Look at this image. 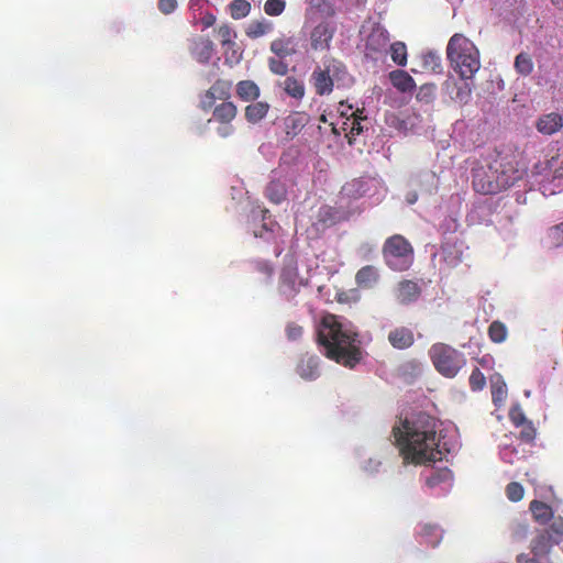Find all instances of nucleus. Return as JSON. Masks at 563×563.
<instances>
[{
  "instance_id": "1",
  "label": "nucleus",
  "mask_w": 563,
  "mask_h": 563,
  "mask_svg": "<svg viewBox=\"0 0 563 563\" xmlns=\"http://www.w3.org/2000/svg\"><path fill=\"white\" fill-rule=\"evenodd\" d=\"M405 464H426L442 461L439 438L432 418L419 415L415 420H404L401 427L393 429Z\"/></svg>"
},
{
  "instance_id": "2",
  "label": "nucleus",
  "mask_w": 563,
  "mask_h": 563,
  "mask_svg": "<svg viewBox=\"0 0 563 563\" xmlns=\"http://www.w3.org/2000/svg\"><path fill=\"white\" fill-rule=\"evenodd\" d=\"M316 332L317 343L327 358L349 368H354L361 362L360 335L351 323L327 313L321 318Z\"/></svg>"
},
{
  "instance_id": "3",
  "label": "nucleus",
  "mask_w": 563,
  "mask_h": 563,
  "mask_svg": "<svg viewBox=\"0 0 563 563\" xmlns=\"http://www.w3.org/2000/svg\"><path fill=\"white\" fill-rule=\"evenodd\" d=\"M518 179V169L504 156H497L472 172L473 188L482 195H496L511 187Z\"/></svg>"
},
{
  "instance_id": "4",
  "label": "nucleus",
  "mask_w": 563,
  "mask_h": 563,
  "mask_svg": "<svg viewBox=\"0 0 563 563\" xmlns=\"http://www.w3.org/2000/svg\"><path fill=\"white\" fill-rule=\"evenodd\" d=\"M446 59L462 80L473 79L481 69V53L464 34H453L446 45Z\"/></svg>"
},
{
  "instance_id": "5",
  "label": "nucleus",
  "mask_w": 563,
  "mask_h": 563,
  "mask_svg": "<svg viewBox=\"0 0 563 563\" xmlns=\"http://www.w3.org/2000/svg\"><path fill=\"white\" fill-rule=\"evenodd\" d=\"M429 355L434 368L446 378L455 377L466 364L464 354L445 343H434Z\"/></svg>"
},
{
  "instance_id": "6",
  "label": "nucleus",
  "mask_w": 563,
  "mask_h": 563,
  "mask_svg": "<svg viewBox=\"0 0 563 563\" xmlns=\"http://www.w3.org/2000/svg\"><path fill=\"white\" fill-rule=\"evenodd\" d=\"M383 256L386 264L394 271H404L409 267L413 257L410 242L400 234L389 236L383 245Z\"/></svg>"
},
{
  "instance_id": "7",
  "label": "nucleus",
  "mask_w": 563,
  "mask_h": 563,
  "mask_svg": "<svg viewBox=\"0 0 563 563\" xmlns=\"http://www.w3.org/2000/svg\"><path fill=\"white\" fill-rule=\"evenodd\" d=\"M346 74L345 65L335 58H328L323 67H317L311 74V82L318 96H327L333 91L334 80Z\"/></svg>"
},
{
  "instance_id": "8",
  "label": "nucleus",
  "mask_w": 563,
  "mask_h": 563,
  "mask_svg": "<svg viewBox=\"0 0 563 563\" xmlns=\"http://www.w3.org/2000/svg\"><path fill=\"white\" fill-rule=\"evenodd\" d=\"M301 286L297 261L292 256H286L279 275L278 291L285 299L291 300L299 294Z\"/></svg>"
},
{
  "instance_id": "9",
  "label": "nucleus",
  "mask_w": 563,
  "mask_h": 563,
  "mask_svg": "<svg viewBox=\"0 0 563 563\" xmlns=\"http://www.w3.org/2000/svg\"><path fill=\"white\" fill-rule=\"evenodd\" d=\"M561 542V533L553 530V521L548 528L540 529L530 542L531 553L536 558H544L550 554L553 547Z\"/></svg>"
},
{
  "instance_id": "10",
  "label": "nucleus",
  "mask_w": 563,
  "mask_h": 563,
  "mask_svg": "<svg viewBox=\"0 0 563 563\" xmlns=\"http://www.w3.org/2000/svg\"><path fill=\"white\" fill-rule=\"evenodd\" d=\"M336 32L333 21L322 20L310 32V46L313 51H328Z\"/></svg>"
},
{
  "instance_id": "11",
  "label": "nucleus",
  "mask_w": 563,
  "mask_h": 563,
  "mask_svg": "<svg viewBox=\"0 0 563 563\" xmlns=\"http://www.w3.org/2000/svg\"><path fill=\"white\" fill-rule=\"evenodd\" d=\"M387 341L396 350H408L415 344V331L407 325L394 327L388 332Z\"/></svg>"
},
{
  "instance_id": "12",
  "label": "nucleus",
  "mask_w": 563,
  "mask_h": 563,
  "mask_svg": "<svg viewBox=\"0 0 563 563\" xmlns=\"http://www.w3.org/2000/svg\"><path fill=\"white\" fill-rule=\"evenodd\" d=\"M231 82L225 80H217L206 92L201 101L205 110L211 109L217 99L225 100L230 97Z\"/></svg>"
},
{
  "instance_id": "13",
  "label": "nucleus",
  "mask_w": 563,
  "mask_h": 563,
  "mask_svg": "<svg viewBox=\"0 0 563 563\" xmlns=\"http://www.w3.org/2000/svg\"><path fill=\"white\" fill-rule=\"evenodd\" d=\"M563 128V117L558 112L542 114L536 122V129L543 135H552Z\"/></svg>"
},
{
  "instance_id": "14",
  "label": "nucleus",
  "mask_w": 563,
  "mask_h": 563,
  "mask_svg": "<svg viewBox=\"0 0 563 563\" xmlns=\"http://www.w3.org/2000/svg\"><path fill=\"white\" fill-rule=\"evenodd\" d=\"M421 294L419 285L409 279H404L398 283L395 289V297L401 305H408L416 301Z\"/></svg>"
},
{
  "instance_id": "15",
  "label": "nucleus",
  "mask_w": 563,
  "mask_h": 563,
  "mask_svg": "<svg viewBox=\"0 0 563 563\" xmlns=\"http://www.w3.org/2000/svg\"><path fill=\"white\" fill-rule=\"evenodd\" d=\"M319 362L317 355L303 354L297 364L296 372L301 378L313 380L319 376Z\"/></svg>"
},
{
  "instance_id": "16",
  "label": "nucleus",
  "mask_w": 563,
  "mask_h": 563,
  "mask_svg": "<svg viewBox=\"0 0 563 563\" xmlns=\"http://www.w3.org/2000/svg\"><path fill=\"white\" fill-rule=\"evenodd\" d=\"M269 49L279 58H286L297 53V41L294 36L282 35L272 41Z\"/></svg>"
},
{
  "instance_id": "17",
  "label": "nucleus",
  "mask_w": 563,
  "mask_h": 563,
  "mask_svg": "<svg viewBox=\"0 0 563 563\" xmlns=\"http://www.w3.org/2000/svg\"><path fill=\"white\" fill-rule=\"evenodd\" d=\"M390 37L388 31L383 27H374L366 40V49L371 52H380L389 44Z\"/></svg>"
},
{
  "instance_id": "18",
  "label": "nucleus",
  "mask_w": 563,
  "mask_h": 563,
  "mask_svg": "<svg viewBox=\"0 0 563 563\" xmlns=\"http://www.w3.org/2000/svg\"><path fill=\"white\" fill-rule=\"evenodd\" d=\"M388 77L391 85L400 92H411L416 88L415 79L405 70H393Z\"/></svg>"
},
{
  "instance_id": "19",
  "label": "nucleus",
  "mask_w": 563,
  "mask_h": 563,
  "mask_svg": "<svg viewBox=\"0 0 563 563\" xmlns=\"http://www.w3.org/2000/svg\"><path fill=\"white\" fill-rule=\"evenodd\" d=\"M214 47L213 43L208 37H199L194 42L192 46V55L199 63H208L212 57Z\"/></svg>"
},
{
  "instance_id": "20",
  "label": "nucleus",
  "mask_w": 563,
  "mask_h": 563,
  "mask_svg": "<svg viewBox=\"0 0 563 563\" xmlns=\"http://www.w3.org/2000/svg\"><path fill=\"white\" fill-rule=\"evenodd\" d=\"M529 509L534 520L541 525H545L553 519V509L550 505L540 501L532 500L529 505Z\"/></svg>"
},
{
  "instance_id": "21",
  "label": "nucleus",
  "mask_w": 563,
  "mask_h": 563,
  "mask_svg": "<svg viewBox=\"0 0 563 563\" xmlns=\"http://www.w3.org/2000/svg\"><path fill=\"white\" fill-rule=\"evenodd\" d=\"M265 196L272 203H282L287 198L286 185L277 179L271 180L266 186Z\"/></svg>"
},
{
  "instance_id": "22",
  "label": "nucleus",
  "mask_w": 563,
  "mask_h": 563,
  "mask_svg": "<svg viewBox=\"0 0 563 563\" xmlns=\"http://www.w3.org/2000/svg\"><path fill=\"white\" fill-rule=\"evenodd\" d=\"M238 113L236 106L231 101H224L213 109V119L222 124H229Z\"/></svg>"
},
{
  "instance_id": "23",
  "label": "nucleus",
  "mask_w": 563,
  "mask_h": 563,
  "mask_svg": "<svg viewBox=\"0 0 563 563\" xmlns=\"http://www.w3.org/2000/svg\"><path fill=\"white\" fill-rule=\"evenodd\" d=\"M378 277L377 269L372 265H366L357 271L355 282L361 288H371L377 283Z\"/></svg>"
},
{
  "instance_id": "24",
  "label": "nucleus",
  "mask_w": 563,
  "mask_h": 563,
  "mask_svg": "<svg viewBox=\"0 0 563 563\" xmlns=\"http://www.w3.org/2000/svg\"><path fill=\"white\" fill-rule=\"evenodd\" d=\"M453 481V474L448 467L432 470L426 478V485L429 488H435L441 485L450 486Z\"/></svg>"
},
{
  "instance_id": "25",
  "label": "nucleus",
  "mask_w": 563,
  "mask_h": 563,
  "mask_svg": "<svg viewBox=\"0 0 563 563\" xmlns=\"http://www.w3.org/2000/svg\"><path fill=\"white\" fill-rule=\"evenodd\" d=\"M307 123V120L305 115L300 113H294L291 115H288L285 121V133L287 135L288 140H292L295 136H297L300 131L305 128Z\"/></svg>"
},
{
  "instance_id": "26",
  "label": "nucleus",
  "mask_w": 563,
  "mask_h": 563,
  "mask_svg": "<svg viewBox=\"0 0 563 563\" xmlns=\"http://www.w3.org/2000/svg\"><path fill=\"white\" fill-rule=\"evenodd\" d=\"M236 95L242 101H252L258 98L260 88L253 80H241L236 85Z\"/></svg>"
},
{
  "instance_id": "27",
  "label": "nucleus",
  "mask_w": 563,
  "mask_h": 563,
  "mask_svg": "<svg viewBox=\"0 0 563 563\" xmlns=\"http://www.w3.org/2000/svg\"><path fill=\"white\" fill-rule=\"evenodd\" d=\"M269 110V104L264 101H257L246 106L245 119L251 123H257L264 119Z\"/></svg>"
},
{
  "instance_id": "28",
  "label": "nucleus",
  "mask_w": 563,
  "mask_h": 563,
  "mask_svg": "<svg viewBox=\"0 0 563 563\" xmlns=\"http://www.w3.org/2000/svg\"><path fill=\"white\" fill-rule=\"evenodd\" d=\"M273 31V23L268 20L252 21L245 29V34L250 38H258Z\"/></svg>"
},
{
  "instance_id": "29",
  "label": "nucleus",
  "mask_w": 563,
  "mask_h": 563,
  "mask_svg": "<svg viewBox=\"0 0 563 563\" xmlns=\"http://www.w3.org/2000/svg\"><path fill=\"white\" fill-rule=\"evenodd\" d=\"M282 86L284 91L295 99L300 100L305 96V85L301 80L297 79L296 77H286Z\"/></svg>"
},
{
  "instance_id": "30",
  "label": "nucleus",
  "mask_w": 563,
  "mask_h": 563,
  "mask_svg": "<svg viewBox=\"0 0 563 563\" xmlns=\"http://www.w3.org/2000/svg\"><path fill=\"white\" fill-rule=\"evenodd\" d=\"M419 534L422 541L432 548L437 547L442 540V530L432 525L422 526Z\"/></svg>"
},
{
  "instance_id": "31",
  "label": "nucleus",
  "mask_w": 563,
  "mask_h": 563,
  "mask_svg": "<svg viewBox=\"0 0 563 563\" xmlns=\"http://www.w3.org/2000/svg\"><path fill=\"white\" fill-rule=\"evenodd\" d=\"M422 68L424 71H430L433 74L442 73V60L439 54L433 52H428L421 55Z\"/></svg>"
},
{
  "instance_id": "32",
  "label": "nucleus",
  "mask_w": 563,
  "mask_h": 563,
  "mask_svg": "<svg viewBox=\"0 0 563 563\" xmlns=\"http://www.w3.org/2000/svg\"><path fill=\"white\" fill-rule=\"evenodd\" d=\"M514 67L516 71L521 76L530 75L533 70V62L531 56L526 52H521L516 56Z\"/></svg>"
},
{
  "instance_id": "33",
  "label": "nucleus",
  "mask_w": 563,
  "mask_h": 563,
  "mask_svg": "<svg viewBox=\"0 0 563 563\" xmlns=\"http://www.w3.org/2000/svg\"><path fill=\"white\" fill-rule=\"evenodd\" d=\"M508 330L505 323L499 320L493 321L488 327V336L494 343H503L506 341Z\"/></svg>"
},
{
  "instance_id": "34",
  "label": "nucleus",
  "mask_w": 563,
  "mask_h": 563,
  "mask_svg": "<svg viewBox=\"0 0 563 563\" xmlns=\"http://www.w3.org/2000/svg\"><path fill=\"white\" fill-rule=\"evenodd\" d=\"M390 57L398 66L407 64V46L404 42H394L389 45Z\"/></svg>"
},
{
  "instance_id": "35",
  "label": "nucleus",
  "mask_w": 563,
  "mask_h": 563,
  "mask_svg": "<svg viewBox=\"0 0 563 563\" xmlns=\"http://www.w3.org/2000/svg\"><path fill=\"white\" fill-rule=\"evenodd\" d=\"M361 111L351 112L352 117V125L350 126V130L347 133H345V137L347 139V143L350 145L354 144L355 136L360 135L363 132V125L361 121L363 118L361 117Z\"/></svg>"
},
{
  "instance_id": "36",
  "label": "nucleus",
  "mask_w": 563,
  "mask_h": 563,
  "mask_svg": "<svg viewBox=\"0 0 563 563\" xmlns=\"http://www.w3.org/2000/svg\"><path fill=\"white\" fill-rule=\"evenodd\" d=\"M251 3L246 0H233L230 3V14L234 20H240L250 14Z\"/></svg>"
},
{
  "instance_id": "37",
  "label": "nucleus",
  "mask_w": 563,
  "mask_h": 563,
  "mask_svg": "<svg viewBox=\"0 0 563 563\" xmlns=\"http://www.w3.org/2000/svg\"><path fill=\"white\" fill-rule=\"evenodd\" d=\"M217 34L223 47L229 48L230 46H233L235 44L234 38L236 37V34L228 24L219 26L217 30Z\"/></svg>"
},
{
  "instance_id": "38",
  "label": "nucleus",
  "mask_w": 563,
  "mask_h": 563,
  "mask_svg": "<svg viewBox=\"0 0 563 563\" xmlns=\"http://www.w3.org/2000/svg\"><path fill=\"white\" fill-rule=\"evenodd\" d=\"M523 486L518 482H511L506 487V496L510 501L517 503L523 498Z\"/></svg>"
},
{
  "instance_id": "39",
  "label": "nucleus",
  "mask_w": 563,
  "mask_h": 563,
  "mask_svg": "<svg viewBox=\"0 0 563 563\" xmlns=\"http://www.w3.org/2000/svg\"><path fill=\"white\" fill-rule=\"evenodd\" d=\"M286 8L284 0H266L264 3V11L267 15L277 16L280 15Z\"/></svg>"
},
{
  "instance_id": "40",
  "label": "nucleus",
  "mask_w": 563,
  "mask_h": 563,
  "mask_svg": "<svg viewBox=\"0 0 563 563\" xmlns=\"http://www.w3.org/2000/svg\"><path fill=\"white\" fill-rule=\"evenodd\" d=\"M269 70L279 76H285L288 73V64L284 62V58L269 57L268 58Z\"/></svg>"
},
{
  "instance_id": "41",
  "label": "nucleus",
  "mask_w": 563,
  "mask_h": 563,
  "mask_svg": "<svg viewBox=\"0 0 563 563\" xmlns=\"http://www.w3.org/2000/svg\"><path fill=\"white\" fill-rule=\"evenodd\" d=\"M468 383L473 391H479L485 387L486 378L478 368H475L470 375Z\"/></svg>"
},
{
  "instance_id": "42",
  "label": "nucleus",
  "mask_w": 563,
  "mask_h": 563,
  "mask_svg": "<svg viewBox=\"0 0 563 563\" xmlns=\"http://www.w3.org/2000/svg\"><path fill=\"white\" fill-rule=\"evenodd\" d=\"M253 267L256 272L263 274L267 279H271L274 274V266L264 260H256L253 262Z\"/></svg>"
},
{
  "instance_id": "43",
  "label": "nucleus",
  "mask_w": 563,
  "mask_h": 563,
  "mask_svg": "<svg viewBox=\"0 0 563 563\" xmlns=\"http://www.w3.org/2000/svg\"><path fill=\"white\" fill-rule=\"evenodd\" d=\"M507 397V388L506 385L503 384H492V398L493 402L497 405L498 402H501Z\"/></svg>"
},
{
  "instance_id": "44",
  "label": "nucleus",
  "mask_w": 563,
  "mask_h": 563,
  "mask_svg": "<svg viewBox=\"0 0 563 563\" xmlns=\"http://www.w3.org/2000/svg\"><path fill=\"white\" fill-rule=\"evenodd\" d=\"M509 419L516 426H523L527 421L523 410L519 406H515L509 411Z\"/></svg>"
},
{
  "instance_id": "45",
  "label": "nucleus",
  "mask_w": 563,
  "mask_h": 563,
  "mask_svg": "<svg viewBox=\"0 0 563 563\" xmlns=\"http://www.w3.org/2000/svg\"><path fill=\"white\" fill-rule=\"evenodd\" d=\"M303 334V328L296 322H289L286 325V335L290 341L299 340Z\"/></svg>"
},
{
  "instance_id": "46",
  "label": "nucleus",
  "mask_w": 563,
  "mask_h": 563,
  "mask_svg": "<svg viewBox=\"0 0 563 563\" xmlns=\"http://www.w3.org/2000/svg\"><path fill=\"white\" fill-rule=\"evenodd\" d=\"M522 430L520 431L519 439L526 443H530L536 439V429L531 422H526L522 426Z\"/></svg>"
},
{
  "instance_id": "47",
  "label": "nucleus",
  "mask_w": 563,
  "mask_h": 563,
  "mask_svg": "<svg viewBox=\"0 0 563 563\" xmlns=\"http://www.w3.org/2000/svg\"><path fill=\"white\" fill-rule=\"evenodd\" d=\"M434 97V86L433 85H423L420 87L417 99L419 101L430 102Z\"/></svg>"
},
{
  "instance_id": "48",
  "label": "nucleus",
  "mask_w": 563,
  "mask_h": 563,
  "mask_svg": "<svg viewBox=\"0 0 563 563\" xmlns=\"http://www.w3.org/2000/svg\"><path fill=\"white\" fill-rule=\"evenodd\" d=\"M472 89L467 82L457 88L454 99L462 103H467L471 98Z\"/></svg>"
},
{
  "instance_id": "49",
  "label": "nucleus",
  "mask_w": 563,
  "mask_h": 563,
  "mask_svg": "<svg viewBox=\"0 0 563 563\" xmlns=\"http://www.w3.org/2000/svg\"><path fill=\"white\" fill-rule=\"evenodd\" d=\"M177 8V0H158V9L164 14L174 12Z\"/></svg>"
},
{
  "instance_id": "50",
  "label": "nucleus",
  "mask_w": 563,
  "mask_h": 563,
  "mask_svg": "<svg viewBox=\"0 0 563 563\" xmlns=\"http://www.w3.org/2000/svg\"><path fill=\"white\" fill-rule=\"evenodd\" d=\"M550 236L555 241L558 245L563 243V221L550 229Z\"/></svg>"
},
{
  "instance_id": "51",
  "label": "nucleus",
  "mask_w": 563,
  "mask_h": 563,
  "mask_svg": "<svg viewBox=\"0 0 563 563\" xmlns=\"http://www.w3.org/2000/svg\"><path fill=\"white\" fill-rule=\"evenodd\" d=\"M374 245L368 243V242H364L362 243L358 247H357V254L363 258H368L373 252H374Z\"/></svg>"
},
{
  "instance_id": "52",
  "label": "nucleus",
  "mask_w": 563,
  "mask_h": 563,
  "mask_svg": "<svg viewBox=\"0 0 563 563\" xmlns=\"http://www.w3.org/2000/svg\"><path fill=\"white\" fill-rule=\"evenodd\" d=\"M352 125V117H347L345 121H343L340 129L335 126V124L331 123L332 126V133L335 135H340L341 131L347 133L350 130V126Z\"/></svg>"
},
{
  "instance_id": "53",
  "label": "nucleus",
  "mask_w": 563,
  "mask_h": 563,
  "mask_svg": "<svg viewBox=\"0 0 563 563\" xmlns=\"http://www.w3.org/2000/svg\"><path fill=\"white\" fill-rule=\"evenodd\" d=\"M528 533V526L526 523H517L512 527V536L516 538H523Z\"/></svg>"
},
{
  "instance_id": "54",
  "label": "nucleus",
  "mask_w": 563,
  "mask_h": 563,
  "mask_svg": "<svg viewBox=\"0 0 563 563\" xmlns=\"http://www.w3.org/2000/svg\"><path fill=\"white\" fill-rule=\"evenodd\" d=\"M200 22L201 24L203 25V27H210L214 24L216 22V15H213L212 13L210 12H207L206 14H203V16L200 19Z\"/></svg>"
},
{
  "instance_id": "55",
  "label": "nucleus",
  "mask_w": 563,
  "mask_h": 563,
  "mask_svg": "<svg viewBox=\"0 0 563 563\" xmlns=\"http://www.w3.org/2000/svg\"><path fill=\"white\" fill-rule=\"evenodd\" d=\"M203 0H190L189 1V10L194 13V19H196L195 12L200 11L203 8Z\"/></svg>"
},
{
  "instance_id": "56",
  "label": "nucleus",
  "mask_w": 563,
  "mask_h": 563,
  "mask_svg": "<svg viewBox=\"0 0 563 563\" xmlns=\"http://www.w3.org/2000/svg\"><path fill=\"white\" fill-rule=\"evenodd\" d=\"M538 559L534 555L530 558L528 554L521 553L517 556L516 561L517 563H539Z\"/></svg>"
},
{
  "instance_id": "57",
  "label": "nucleus",
  "mask_w": 563,
  "mask_h": 563,
  "mask_svg": "<svg viewBox=\"0 0 563 563\" xmlns=\"http://www.w3.org/2000/svg\"><path fill=\"white\" fill-rule=\"evenodd\" d=\"M217 132L221 137H228L233 133V128L231 125H224L218 128Z\"/></svg>"
},
{
  "instance_id": "58",
  "label": "nucleus",
  "mask_w": 563,
  "mask_h": 563,
  "mask_svg": "<svg viewBox=\"0 0 563 563\" xmlns=\"http://www.w3.org/2000/svg\"><path fill=\"white\" fill-rule=\"evenodd\" d=\"M552 4L559 10H563V0H551Z\"/></svg>"
},
{
  "instance_id": "59",
  "label": "nucleus",
  "mask_w": 563,
  "mask_h": 563,
  "mask_svg": "<svg viewBox=\"0 0 563 563\" xmlns=\"http://www.w3.org/2000/svg\"><path fill=\"white\" fill-rule=\"evenodd\" d=\"M445 261H449L450 264L455 265L456 263H459L461 261V255H457L452 260H449V257L445 255Z\"/></svg>"
},
{
  "instance_id": "60",
  "label": "nucleus",
  "mask_w": 563,
  "mask_h": 563,
  "mask_svg": "<svg viewBox=\"0 0 563 563\" xmlns=\"http://www.w3.org/2000/svg\"><path fill=\"white\" fill-rule=\"evenodd\" d=\"M350 110H352V107H351V106H349V107H347V110H346V111L342 110V111H341V117H344L345 119H346L347 117H351V113H349V111H350Z\"/></svg>"
},
{
  "instance_id": "61",
  "label": "nucleus",
  "mask_w": 563,
  "mask_h": 563,
  "mask_svg": "<svg viewBox=\"0 0 563 563\" xmlns=\"http://www.w3.org/2000/svg\"><path fill=\"white\" fill-rule=\"evenodd\" d=\"M417 194H412L410 197L407 198L409 203H415L417 201Z\"/></svg>"
},
{
  "instance_id": "62",
  "label": "nucleus",
  "mask_w": 563,
  "mask_h": 563,
  "mask_svg": "<svg viewBox=\"0 0 563 563\" xmlns=\"http://www.w3.org/2000/svg\"><path fill=\"white\" fill-rule=\"evenodd\" d=\"M320 121L325 123L328 121L327 120V115L325 114H321L320 115Z\"/></svg>"
}]
</instances>
